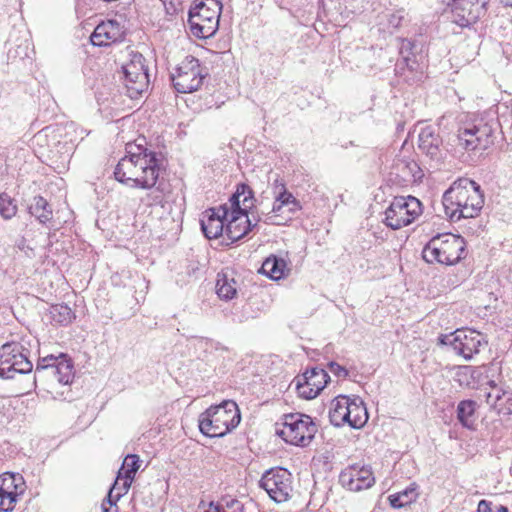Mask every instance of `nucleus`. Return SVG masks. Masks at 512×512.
Here are the masks:
<instances>
[{"label": "nucleus", "instance_id": "1", "mask_svg": "<svg viewBox=\"0 0 512 512\" xmlns=\"http://www.w3.org/2000/svg\"><path fill=\"white\" fill-rule=\"evenodd\" d=\"M127 144L128 155L121 158L114 170L115 179L131 188L151 189L157 183L160 171L155 152H148L141 144Z\"/></svg>", "mask_w": 512, "mask_h": 512}, {"label": "nucleus", "instance_id": "25", "mask_svg": "<svg viewBox=\"0 0 512 512\" xmlns=\"http://www.w3.org/2000/svg\"><path fill=\"white\" fill-rule=\"evenodd\" d=\"M0 491L19 498L26 491V484L20 473L6 472L0 476Z\"/></svg>", "mask_w": 512, "mask_h": 512}, {"label": "nucleus", "instance_id": "38", "mask_svg": "<svg viewBox=\"0 0 512 512\" xmlns=\"http://www.w3.org/2000/svg\"><path fill=\"white\" fill-rule=\"evenodd\" d=\"M121 483V477L117 476L114 484L112 485L108 492L106 500H104L110 507L115 506L117 501L121 498L117 497V492H119L121 489Z\"/></svg>", "mask_w": 512, "mask_h": 512}, {"label": "nucleus", "instance_id": "12", "mask_svg": "<svg viewBox=\"0 0 512 512\" xmlns=\"http://www.w3.org/2000/svg\"><path fill=\"white\" fill-rule=\"evenodd\" d=\"M493 144V128L483 121L467 123L457 131V146L472 152L487 150Z\"/></svg>", "mask_w": 512, "mask_h": 512}, {"label": "nucleus", "instance_id": "31", "mask_svg": "<svg viewBox=\"0 0 512 512\" xmlns=\"http://www.w3.org/2000/svg\"><path fill=\"white\" fill-rule=\"evenodd\" d=\"M285 262L277 257L267 258L261 267L262 272L269 278L278 280L284 276Z\"/></svg>", "mask_w": 512, "mask_h": 512}, {"label": "nucleus", "instance_id": "39", "mask_svg": "<svg viewBox=\"0 0 512 512\" xmlns=\"http://www.w3.org/2000/svg\"><path fill=\"white\" fill-rule=\"evenodd\" d=\"M18 501L14 495H6L0 491V512H11L15 507V503Z\"/></svg>", "mask_w": 512, "mask_h": 512}, {"label": "nucleus", "instance_id": "33", "mask_svg": "<svg viewBox=\"0 0 512 512\" xmlns=\"http://www.w3.org/2000/svg\"><path fill=\"white\" fill-rule=\"evenodd\" d=\"M476 370L472 366H458L455 369L454 380L460 386L471 387L474 384Z\"/></svg>", "mask_w": 512, "mask_h": 512}, {"label": "nucleus", "instance_id": "34", "mask_svg": "<svg viewBox=\"0 0 512 512\" xmlns=\"http://www.w3.org/2000/svg\"><path fill=\"white\" fill-rule=\"evenodd\" d=\"M17 205L7 193L0 194V215L5 220L12 219L17 213Z\"/></svg>", "mask_w": 512, "mask_h": 512}, {"label": "nucleus", "instance_id": "46", "mask_svg": "<svg viewBox=\"0 0 512 512\" xmlns=\"http://www.w3.org/2000/svg\"><path fill=\"white\" fill-rule=\"evenodd\" d=\"M232 500H233V499L226 501V502H225V505H223V506H224V508H226L227 510H230V511H231V510H232V506H231V502H232Z\"/></svg>", "mask_w": 512, "mask_h": 512}, {"label": "nucleus", "instance_id": "40", "mask_svg": "<svg viewBox=\"0 0 512 512\" xmlns=\"http://www.w3.org/2000/svg\"><path fill=\"white\" fill-rule=\"evenodd\" d=\"M406 12L403 8L391 12L387 15L388 24L392 28H398L401 26L402 21L405 19Z\"/></svg>", "mask_w": 512, "mask_h": 512}, {"label": "nucleus", "instance_id": "37", "mask_svg": "<svg viewBox=\"0 0 512 512\" xmlns=\"http://www.w3.org/2000/svg\"><path fill=\"white\" fill-rule=\"evenodd\" d=\"M477 512H509L504 505L494 504L488 500H481L478 503Z\"/></svg>", "mask_w": 512, "mask_h": 512}, {"label": "nucleus", "instance_id": "5", "mask_svg": "<svg viewBox=\"0 0 512 512\" xmlns=\"http://www.w3.org/2000/svg\"><path fill=\"white\" fill-rule=\"evenodd\" d=\"M466 243L464 238L451 233L437 234L422 250V258L427 263L454 265L463 258Z\"/></svg>", "mask_w": 512, "mask_h": 512}, {"label": "nucleus", "instance_id": "44", "mask_svg": "<svg viewBox=\"0 0 512 512\" xmlns=\"http://www.w3.org/2000/svg\"><path fill=\"white\" fill-rule=\"evenodd\" d=\"M280 185H285V183L282 180L276 179L272 186V192L274 193V189Z\"/></svg>", "mask_w": 512, "mask_h": 512}, {"label": "nucleus", "instance_id": "4", "mask_svg": "<svg viewBox=\"0 0 512 512\" xmlns=\"http://www.w3.org/2000/svg\"><path fill=\"white\" fill-rule=\"evenodd\" d=\"M241 416L237 404L225 400L210 406L199 416V429L208 437H223L240 423Z\"/></svg>", "mask_w": 512, "mask_h": 512}, {"label": "nucleus", "instance_id": "22", "mask_svg": "<svg viewBox=\"0 0 512 512\" xmlns=\"http://www.w3.org/2000/svg\"><path fill=\"white\" fill-rule=\"evenodd\" d=\"M273 196L274 202L271 210L268 212L263 210L261 211V215L266 216V219L264 220L265 223L278 224L277 222L272 221V216H270V214L273 213L278 216L284 207H287L288 212L292 214L301 210V204L299 200H297L293 194L286 189L285 185L277 186L274 189Z\"/></svg>", "mask_w": 512, "mask_h": 512}, {"label": "nucleus", "instance_id": "7", "mask_svg": "<svg viewBox=\"0 0 512 512\" xmlns=\"http://www.w3.org/2000/svg\"><path fill=\"white\" fill-rule=\"evenodd\" d=\"M222 3L219 0L196 2L189 10L188 23L191 33L198 38H209L218 29Z\"/></svg>", "mask_w": 512, "mask_h": 512}, {"label": "nucleus", "instance_id": "23", "mask_svg": "<svg viewBox=\"0 0 512 512\" xmlns=\"http://www.w3.org/2000/svg\"><path fill=\"white\" fill-rule=\"evenodd\" d=\"M489 385V390L487 388L484 389V397L490 408L496 410L499 414L512 413V402L506 407V404L512 401V393L504 391L494 381H490Z\"/></svg>", "mask_w": 512, "mask_h": 512}, {"label": "nucleus", "instance_id": "8", "mask_svg": "<svg viewBox=\"0 0 512 512\" xmlns=\"http://www.w3.org/2000/svg\"><path fill=\"white\" fill-rule=\"evenodd\" d=\"M317 432V426L309 415L291 413L284 415L282 428L277 434L291 445L308 446Z\"/></svg>", "mask_w": 512, "mask_h": 512}, {"label": "nucleus", "instance_id": "35", "mask_svg": "<svg viewBox=\"0 0 512 512\" xmlns=\"http://www.w3.org/2000/svg\"><path fill=\"white\" fill-rule=\"evenodd\" d=\"M416 498L415 489H406L403 492L389 496L390 505L394 508H402Z\"/></svg>", "mask_w": 512, "mask_h": 512}, {"label": "nucleus", "instance_id": "41", "mask_svg": "<svg viewBox=\"0 0 512 512\" xmlns=\"http://www.w3.org/2000/svg\"><path fill=\"white\" fill-rule=\"evenodd\" d=\"M328 368L330 372L333 373L338 378L345 379L349 375V372L345 367L341 366L340 364L334 361L328 363Z\"/></svg>", "mask_w": 512, "mask_h": 512}, {"label": "nucleus", "instance_id": "42", "mask_svg": "<svg viewBox=\"0 0 512 512\" xmlns=\"http://www.w3.org/2000/svg\"><path fill=\"white\" fill-rule=\"evenodd\" d=\"M232 510H227L224 508L223 504H221L220 512H243V505L240 501L233 499L231 502Z\"/></svg>", "mask_w": 512, "mask_h": 512}, {"label": "nucleus", "instance_id": "10", "mask_svg": "<svg viewBox=\"0 0 512 512\" xmlns=\"http://www.w3.org/2000/svg\"><path fill=\"white\" fill-rule=\"evenodd\" d=\"M422 213L421 202L413 197H395L385 211L384 223L397 230L411 224Z\"/></svg>", "mask_w": 512, "mask_h": 512}, {"label": "nucleus", "instance_id": "47", "mask_svg": "<svg viewBox=\"0 0 512 512\" xmlns=\"http://www.w3.org/2000/svg\"><path fill=\"white\" fill-rule=\"evenodd\" d=\"M501 3H502L504 6L512 7V0H501Z\"/></svg>", "mask_w": 512, "mask_h": 512}, {"label": "nucleus", "instance_id": "13", "mask_svg": "<svg viewBox=\"0 0 512 512\" xmlns=\"http://www.w3.org/2000/svg\"><path fill=\"white\" fill-rule=\"evenodd\" d=\"M122 74V80L130 98H137L148 88L149 76L142 54L131 52L130 60L122 65Z\"/></svg>", "mask_w": 512, "mask_h": 512}, {"label": "nucleus", "instance_id": "9", "mask_svg": "<svg viewBox=\"0 0 512 512\" xmlns=\"http://www.w3.org/2000/svg\"><path fill=\"white\" fill-rule=\"evenodd\" d=\"M207 76V68L203 67L197 58L187 56L176 68L175 73L171 74V80L178 93H192L202 86Z\"/></svg>", "mask_w": 512, "mask_h": 512}, {"label": "nucleus", "instance_id": "11", "mask_svg": "<svg viewBox=\"0 0 512 512\" xmlns=\"http://www.w3.org/2000/svg\"><path fill=\"white\" fill-rule=\"evenodd\" d=\"M443 345L451 346L453 351L470 360L480 352L481 347L487 345L484 335L473 329H457L455 332L439 338Z\"/></svg>", "mask_w": 512, "mask_h": 512}, {"label": "nucleus", "instance_id": "30", "mask_svg": "<svg viewBox=\"0 0 512 512\" xmlns=\"http://www.w3.org/2000/svg\"><path fill=\"white\" fill-rule=\"evenodd\" d=\"M216 292L221 299H233L237 293L236 281L233 278H229L226 274H218Z\"/></svg>", "mask_w": 512, "mask_h": 512}, {"label": "nucleus", "instance_id": "2", "mask_svg": "<svg viewBox=\"0 0 512 512\" xmlns=\"http://www.w3.org/2000/svg\"><path fill=\"white\" fill-rule=\"evenodd\" d=\"M442 204L446 216L457 222L478 216L483 208L484 196L478 183L468 178H460L445 191Z\"/></svg>", "mask_w": 512, "mask_h": 512}, {"label": "nucleus", "instance_id": "20", "mask_svg": "<svg viewBox=\"0 0 512 512\" xmlns=\"http://www.w3.org/2000/svg\"><path fill=\"white\" fill-rule=\"evenodd\" d=\"M124 37V27L117 20L111 19L98 24L90 36V40L94 46L102 47L121 42Z\"/></svg>", "mask_w": 512, "mask_h": 512}, {"label": "nucleus", "instance_id": "27", "mask_svg": "<svg viewBox=\"0 0 512 512\" xmlns=\"http://www.w3.org/2000/svg\"><path fill=\"white\" fill-rule=\"evenodd\" d=\"M368 420L367 409L359 398L349 397V421L347 424L352 428H361Z\"/></svg>", "mask_w": 512, "mask_h": 512}, {"label": "nucleus", "instance_id": "21", "mask_svg": "<svg viewBox=\"0 0 512 512\" xmlns=\"http://www.w3.org/2000/svg\"><path fill=\"white\" fill-rule=\"evenodd\" d=\"M229 208L224 205L206 211L200 219L201 230L208 239H216L223 234L224 221L228 218Z\"/></svg>", "mask_w": 512, "mask_h": 512}, {"label": "nucleus", "instance_id": "19", "mask_svg": "<svg viewBox=\"0 0 512 512\" xmlns=\"http://www.w3.org/2000/svg\"><path fill=\"white\" fill-rule=\"evenodd\" d=\"M418 146L422 153L429 157L436 164L442 163L446 153L443 148L442 138L435 129L427 126L421 129L418 137Z\"/></svg>", "mask_w": 512, "mask_h": 512}, {"label": "nucleus", "instance_id": "16", "mask_svg": "<svg viewBox=\"0 0 512 512\" xmlns=\"http://www.w3.org/2000/svg\"><path fill=\"white\" fill-rule=\"evenodd\" d=\"M329 380L330 377L324 369L313 367L297 375L292 383L295 384V389L301 398L310 400L320 394Z\"/></svg>", "mask_w": 512, "mask_h": 512}, {"label": "nucleus", "instance_id": "26", "mask_svg": "<svg viewBox=\"0 0 512 512\" xmlns=\"http://www.w3.org/2000/svg\"><path fill=\"white\" fill-rule=\"evenodd\" d=\"M329 419L332 425L340 427L349 421V397L340 395L333 399L329 408Z\"/></svg>", "mask_w": 512, "mask_h": 512}, {"label": "nucleus", "instance_id": "36", "mask_svg": "<svg viewBox=\"0 0 512 512\" xmlns=\"http://www.w3.org/2000/svg\"><path fill=\"white\" fill-rule=\"evenodd\" d=\"M414 48H415V45L413 42H411L410 40H407V39L402 40L401 47H400V54H401L403 60L405 61L406 66L410 70H414L416 68L415 67L416 61L412 60L410 58V55L413 54Z\"/></svg>", "mask_w": 512, "mask_h": 512}, {"label": "nucleus", "instance_id": "28", "mask_svg": "<svg viewBox=\"0 0 512 512\" xmlns=\"http://www.w3.org/2000/svg\"><path fill=\"white\" fill-rule=\"evenodd\" d=\"M477 403L474 400H462L457 405V419L465 428L472 429L475 424Z\"/></svg>", "mask_w": 512, "mask_h": 512}, {"label": "nucleus", "instance_id": "6", "mask_svg": "<svg viewBox=\"0 0 512 512\" xmlns=\"http://www.w3.org/2000/svg\"><path fill=\"white\" fill-rule=\"evenodd\" d=\"M74 378V367L64 353L39 358L34 372V384L54 388L55 384L69 385Z\"/></svg>", "mask_w": 512, "mask_h": 512}, {"label": "nucleus", "instance_id": "14", "mask_svg": "<svg viewBox=\"0 0 512 512\" xmlns=\"http://www.w3.org/2000/svg\"><path fill=\"white\" fill-rule=\"evenodd\" d=\"M22 351L23 347L15 342L0 347V378L13 379L16 374L32 371L33 364Z\"/></svg>", "mask_w": 512, "mask_h": 512}, {"label": "nucleus", "instance_id": "17", "mask_svg": "<svg viewBox=\"0 0 512 512\" xmlns=\"http://www.w3.org/2000/svg\"><path fill=\"white\" fill-rule=\"evenodd\" d=\"M490 0H453L452 22L461 28L475 24L487 12Z\"/></svg>", "mask_w": 512, "mask_h": 512}, {"label": "nucleus", "instance_id": "15", "mask_svg": "<svg viewBox=\"0 0 512 512\" xmlns=\"http://www.w3.org/2000/svg\"><path fill=\"white\" fill-rule=\"evenodd\" d=\"M259 485L275 502H285L292 492L291 474L284 468H272L263 474Z\"/></svg>", "mask_w": 512, "mask_h": 512}, {"label": "nucleus", "instance_id": "24", "mask_svg": "<svg viewBox=\"0 0 512 512\" xmlns=\"http://www.w3.org/2000/svg\"><path fill=\"white\" fill-rule=\"evenodd\" d=\"M140 467V458L136 454H128L121 466L118 476L121 477V489L117 492V497L125 495L134 480L135 474Z\"/></svg>", "mask_w": 512, "mask_h": 512}, {"label": "nucleus", "instance_id": "3", "mask_svg": "<svg viewBox=\"0 0 512 512\" xmlns=\"http://www.w3.org/2000/svg\"><path fill=\"white\" fill-rule=\"evenodd\" d=\"M231 211L229 210L226 219L225 234L229 240L236 242L248 234L257 223L261 220V214L257 213V217L253 216L255 221L252 224L247 210L253 206V192L246 184L237 186L236 192L230 198Z\"/></svg>", "mask_w": 512, "mask_h": 512}, {"label": "nucleus", "instance_id": "45", "mask_svg": "<svg viewBox=\"0 0 512 512\" xmlns=\"http://www.w3.org/2000/svg\"><path fill=\"white\" fill-rule=\"evenodd\" d=\"M102 512H112L111 507L106 506V502L104 501L101 505Z\"/></svg>", "mask_w": 512, "mask_h": 512}, {"label": "nucleus", "instance_id": "32", "mask_svg": "<svg viewBox=\"0 0 512 512\" xmlns=\"http://www.w3.org/2000/svg\"><path fill=\"white\" fill-rule=\"evenodd\" d=\"M51 318L59 325L66 326L75 318V313L67 304H56L50 309Z\"/></svg>", "mask_w": 512, "mask_h": 512}, {"label": "nucleus", "instance_id": "18", "mask_svg": "<svg viewBox=\"0 0 512 512\" xmlns=\"http://www.w3.org/2000/svg\"><path fill=\"white\" fill-rule=\"evenodd\" d=\"M339 482L344 488L358 492L370 488L375 483V477L370 466L353 464L341 471Z\"/></svg>", "mask_w": 512, "mask_h": 512}, {"label": "nucleus", "instance_id": "43", "mask_svg": "<svg viewBox=\"0 0 512 512\" xmlns=\"http://www.w3.org/2000/svg\"><path fill=\"white\" fill-rule=\"evenodd\" d=\"M221 504L211 502L203 512H220Z\"/></svg>", "mask_w": 512, "mask_h": 512}, {"label": "nucleus", "instance_id": "29", "mask_svg": "<svg viewBox=\"0 0 512 512\" xmlns=\"http://www.w3.org/2000/svg\"><path fill=\"white\" fill-rule=\"evenodd\" d=\"M28 209L29 213L41 224H46L53 217V211L50 204L42 196H35Z\"/></svg>", "mask_w": 512, "mask_h": 512}]
</instances>
